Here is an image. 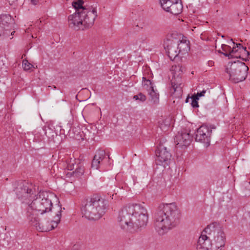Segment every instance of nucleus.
<instances>
[{"mask_svg":"<svg viewBox=\"0 0 250 250\" xmlns=\"http://www.w3.org/2000/svg\"><path fill=\"white\" fill-rule=\"evenodd\" d=\"M18 198L26 205V215L30 223L41 231H49L57 227L62 216V207L58 205L53 208L54 220L45 224L40 222L39 214L48 213L51 210L52 203L49 196L52 194L46 191H39V187L32 183L22 182L15 190Z\"/></svg>","mask_w":250,"mask_h":250,"instance_id":"1","label":"nucleus"},{"mask_svg":"<svg viewBox=\"0 0 250 250\" xmlns=\"http://www.w3.org/2000/svg\"><path fill=\"white\" fill-rule=\"evenodd\" d=\"M148 221L146 208L142 204H132L124 207L119 213L118 221L122 229L131 231L145 227Z\"/></svg>","mask_w":250,"mask_h":250,"instance_id":"2","label":"nucleus"},{"mask_svg":"<svg viewBox=\"0 0 250 250\" xmlns=\"http://www.w3.org/2000/svg\"><path fill=\"white\" fill-rule=\"evenodd\" d=\"M180 211L175 203L161 204L155 214L154 227L160 235H164L179 223Z\"/></svg>","mask_w":250,"mask_h":250,"instance_id":"3","label":"nucleus"},{"mask_svg":"<svg viewBox=\"0 0 250 250\" xmlns=\"http://www.w3.org/2000/svg\"><path fill=\"white\" fill-rule=\"evenodd\" d=\"M108 202L98 195L87 200L82 212L85 218L91 220L100 219L105 212Z\"/></svg>","mask_w":250,"mask_h":250,"instance_id":"4","label":"nucleus"},{"mask_svg":"<svg viewBox=\"0 0 250 250\" xmlns=\"http://www.w3.org/2000/svg\"><path fill=\"white\" fill-rule=\"evenodd\" d=\"M97 17L96 9L90 10L87 14H83L80 12H75L68 17V23L71 28L75 30L83 29L91 26Z\"/></svg>","mask_w":250,"mask_h":250,"instance_id":"5","label":"nucleus"},{"mask_svg":"<svg viewBox=\"0 0 250 250\" xmlns=\"http://www.w3.org/2000/svg\"><path fill=\"white\" fill-rule=\"evenodd\" d=\"M248 70L249 67L246 64L239 61L229 62L225 69L229 80L234 83L244 81L247 76Z\"/></svg>","mask_w":250,"mask_h":250,"instance_id":"6","label":"nucleus"},{"mask_svg":"<svg viewBox=\"0 0 250 250\" xmlns=\"http://www.w3.org/2000/svg\"><path fill=\"white\" fill-rule=\"evenodd\" d=\"M205 233L208 235L213 247V250H224L226 243V234L222 226L213 223L205 228Z\"/></svg>","mask_w":250,"mask_h":250,"instance_id":"7","label":"nucleus"},{"mask_svg":"<svg viewBox=\"0 0 250 250\" xmlns=\"http://www.w3.org/2000/svg\"><path fill=\"white\" fill-rule=\"evenodd\" d=\"M184 71L185 68L179 64L172 65L170 69V71L172 75V79L171 80L172 89L175 92H177L179 95L182 92V80L180 76Z\"/></svg>","mask_w":250,"mask_h":250,"instance_id":"8","label":"nucleus"},{"mask_svg":"<svg viewBox=\"0 0 250 250\" xmlns=\"http://www.w3.org/2000/svg\"><path fill=\"white\" fill-rule=\"evenodd\" d=\"M212 130L206 125L201 126L196 132L195 140L204 144L205 147L210 145Z\"/></svg>","mask_w":250,"mask_h":250,"instance_id":"9","label":"nucleus"},{"mask_svg":"<svg viewBox=\"0 0 250 250\" xmlns=\"http://www.w3.org/2000/svg\"><path fill=\"white\" fill-rule=\"evenodd\" d=\"M164 47L171 59L179 56L176 39H167L164 42Z\"/></svg>","mask_w":250,"mask_h":250,"instance_id":"10","label":"nucleus"},{"mask_svg":"<svg viewBox=\"0 0 250 250\" xmlns=\"http://www.w3.org/2000/svg\"><path fill=\"white\" fill-rule=\"evenodd\" d=\"M11 21L10 16L0 15V38H5L9 36L10 33L9 23Z\"/></svg>","mask_w":250,"mask_h":250,"instance_id":"11","label":"nucleus"},{"mask_svg":"<svg viewBox=\"0 0 250 250\" xmlns=\"http://www.w3.org/2000/svg\"><path fill=\"white\" fill-rule=\"evenodd\" d=\"M191 136L189 133L186 130L178 132L175 137V143L178 147L183 148L188 146L191 142Z\"/></svg>","mask_w":250,"mask_h":250,"instance_id":"12","label":"nucleus"},{"mask_svg":"<svg viewBox=\"0 0 250 250\" xmlns=\"http://www.w3.org/2000/svg\"><path fill=\"white\" fill-rule=\"evenodd\" d=\"M197 250H213V247L208 235L205 233V229L199 238L197 245Z\"/></svg>","mask_w":250,"mask_h":250,"instance_id":"13","label":"nucleus"},{"mask_svg":"<svg viewBox=\"0 0 250 250\" xmlns=\"http://www.w3.org/2000/svg\"><path fill=\"white\" fill-rule=\"evenodd\" d=\"M156 161L160 163H167L170 160V153L167 148L163 146H160L156 150Z\"/></svg>","mask_w":250,"mask_h":250,"instance_id":"14","label":"nucleus"},{"mask_svg":"<svg viewBox=\"0 0 250 250\" xmlns=\"http://www.w3.org/2000/svg\"><path fill=\"white\" fill-rule=\"evenodd\" d=\"M177 45L180 57L187 54L190 49L189 42L186 39H183L181 41L177 40Z\"/></svg>","mask_w":250,"mask_h":250,"instance_id":"15","label":"nucleus"},{"mask_svg":"<svg viewBox=\"0 0 250 250\" xmlns=\"http://www.w3.org/2000/svg\"><path fill=\"white\" fill-rule=\"evenodd\" d=\"M105 157V152L103 150H99L96 152L92 162L91 167L92 168L98 169L100 167V162Z\"/></svg>","mask_w":250,"mask_h":250,"instance_id":"16","label":"nucleus"},{"mask_svg":"<svg viewBox=\"0 0 250 250\" xmlns=\"http://www.w3.org/2000/svg\"><path fill=\"white\" fill-rule=\"evenodd\" d=\"M83 0H78L72 2V5L76 9V12H80L83 14H87L88 12H89L90 10L95 9L94 8L87 9L83 6Z\"/></svg>","mask_w":250,"mask_h":250,"instance_id":"17","label":"nucleus"},{"mask_svg":"<svg viewBox=\"0 0 250 250\" xmlns=\"http://www.w3.org/2000/svg\"><path fill=\"white\" fill-rule=\"evenodd\" d=\"M172 123V120L171 117L162 118L159 121V126L163 131L165 132L168 130Z\"/></svg>","mask_w":250,"mask_h":250,"instance_id":"18","label":"nucleus"},{"mask_svg":"<svg viewBox=\"0 0 250 250\" xmlns=\"http://www.w3.org/2000/svg\"><path fill=\"white\" fill-rule=\"evenodd\" d=\"M150 88L151 90L148 92L150 97V102L152 104H157L159 102V95L154 88L152 87Z\"/></svg>","mask_w":250,"mask_h":250,"instance_id":"19","label":"nucleus"},{"mask_svg":"<svg viewBox=\"0 0 250 250\" xmlns=\"http://www.w3.org/2000/svg\"><path fill=\"white\" fill-rule=\"evenodd\" d=\"M182 4L181 2H176L172 4V6L169 12L173 15H178L180 13L182 10Z\"/></svg>","mask_w":250,"mask_h":250,"instance_id":"20","label":"nucleus"},{"mask_svg":"<svg viewBox=\"0 0 250 250\" xmlns=\"http://www.w3.org/2000/svg\"><path fill=\"white\" fill-rule=\"evenodd\" d=\"M161 7L167 12H169L172 6V2L170 0H159Z\"/></svg>","mask_w":250,"mask_h":250,"instance_id":"21","label":"nucleus"},{"mask_svg":"<svg viewBox=\"0 0 250 250\" xmlns=\"http://www.w3.org/2000/svg\"><path fill=\"white\" fill-rule=\"evenodd\" d=\"M77 162H78L76 165V167L75 168V171H73V173H75L78 175H82L84 173V168L83 164L80 162L79 160H77Z\"/></svg>","mask_w":250,"mask_h":250,"instance_id":"22","label":"nucleus"},{"mask_svg":"<svg viewBox=\"0 0 250 250\" xmlns=\"http://www.w3.org/2000/svg\"><path fill=\"white\" fill-rule=\"evenodd\" d=\"M142 83H143V85L144 86L145 88L146 89L148 92L151 90L150 87L154 88L150 81L149 80H147L145 77L143 78Z\"/></svg>","mask_w":250,"mask_h":250,"instance_id":"23","label":"nucleus"},{"mask_svg":"<svg viewBox=\"0 0 250 250\" xmlns=\"http://www.w3.org/2000/svg\"><path fill=\"white\" fill-rule=\"evenodd\" d=\"M77 160L71 159L67 164V169L69 170H75L78 164Z\"/></svg>","mask_w":250,"mask_h":250,"instance_id":"24","label":"nucleus"},{"mask_svg":"<svg viewBox=\"0 0 250 250\" xmlns=\"http://www.w3.org/2000/svg\"><path fill=\"white\" fill-rule=\"evenodd\" d=\"M22 67L24 70H29L31 68L33 67V65L29 63L27 60H23L22 61Z\"/></svg>","mask_w":250,"mask_h":250,"instance_id":"25","label":"nucleus"},{"mask_svg":"<svg viewBox=\"0 0 250 250\" xmlns=\"http://www.w3.org/2000/svg\"><path fill=\"white\" fill-rule=\"evenodd\" d=\"M146 96L142 93H140L137 95H134L133 96L134 100L136 101L139 100L140 102H142L145 101L146 100Z\"/></svg>","mask_w":250,"mask_h":250,"instance_id":"26","label":"nucleus"},{"mask_svg":"<svg viewBox=\"0 0 250 250\" xmlns=\"http://www.w3.org/2000/svg\"><path fill=\"white\" fill-rule=\"evenodd\" d=\"M236 52V50H235V47H233L232 48H231L230 51L229 53H222V54L228 57L229 58H232V57H236L238 58V57L237 56L234 55V53Z\"/></svg>","mask_w":250,"mask_h":250,"instance_id":"27","label":"nucleus"},{"mask_svg":"<svg viewBox=\"0 0 250 250\" xmlns=\"http://www.w3.org/2000/svg\"><path fill=\"white\" fill-rule=\"evenodd\" d=\"M222 49L223 51L224 52V53H229L231 50V47L226 45V44H222ZM219 53H222L223 52H221L220 51H219Z\"/></svg>","mask_w":250,"mask_h":250,"instance_id":"28","label":"nucleus"},{"mask_svg":"<svg viewBox=\"0 0 250 250\" xmlns=\"http://www.w3.org/2000/svg\"><path fill=\"white\" fill-rule=\"evenodd\" d=\"M236 45L237 47H240V48L241 47L243 51L244 52V53L245 54H246L247 55V56H249L250 55L249 52L246 50V47H244L240 43H238V44L236 43Z\"/></svg>","mask_w":250,"mask_h":250,"instance_id":"29","label":"nucleus"},{"mask_svg":"<svg viewBox=\"0 0 250 250\" xmlns=\"http://www.w3.org/2000/svg\"><path fill=\"white\" fill-rule=\"evenodd\" d=\"M206 92V90H203L200 92H198L196 95L193 96L196 98V99H199L200 97L204 96V94Z\"/></svg>","mask_w":250,"mask_h":250,"instance_id":"30","label":"nucleus"},{"mask_svg":"<svg viewBox=\"0 0 250 250\" xmlns=\"http://www.w3.org/2000/svg\"><path fill=\"white\" fill-rule=\"evenodd\" d=\"M193 101L192 102V105L193 107H198V102L197 100L198 99H196V98L194 97L193 96H192Z\"/></svg>","mask_w":250,"mask_h":250,"instance_id":"31","label":"nucleus"},{"mask_svg":"<svg viewBox=\"0 0 250 250\" xmlns=\"http://www.w3.org/2000/svg\"><path fill=\"white\" fill-rule=\"evenodd\" d=\"M80 130L79 128L75 127L72 129V131L74 132V134L78 135L80 132L79 131Z\"/></svg>","mask_w":250,"mask_h":250,"instance_id":"32","label":"nucleus"},{"mask_svg":"<svg viewBox=\"0 0 250 250\" xmlns=\"http://www.w3.org/2000/svg\"><path fill=\"white\" fill-rule=\"evenodd\" d=\"M38 0H31V3L33 5L37 4Z\"/></svg>","mask_w":250,"mask_h":250,"instance_id":"33","label":"nucleus"},{"mask_svg":"<svg viewBox=\"0 0 250 250\" xmlns=\"http://www.w3.org/2000/svg\"><path fill=\"white\" fill-rule=\"evenodd\" d=\"M213 63H214V62L211 61L208 62V65H209V66L213 65Z\"/></svg>","mask_w":250,"mask_h":250,"instance_id":"34","label":"nucleus"},{"mask_svg":"<svg viewBox=\"0 0 250 250\" xmlns=\"http://www.w3.org/2000/svg\"><path fill=\"white\" fill-rule=\"evenodd\" d=\"M15 33V31H13L12 32H11V35H13L14 34V33Z\"/></svg>","mask_w":250,"mask_h":250,"instance_id":"35","label":"nucleus"},{"mask_svg":"<svg viewBox=\"0 0 250 250\" xmlns=\"http://www.w3.org/2000/svg\"><path fill=\"white\" fill-rule=\"evenodd\" d=\"M218 0H214V2L216 3Z\"/></svg>","mask_w":250,"mask_h":250,"instance_id":"36","label":"nucleus"},{"mask_svg":"<svg viewBox=\"0 0 250 250\" xmlns=\"http://www.w3.org/2000/svg\"><path fill=\"white\" fill-rule=\"evenodd\" d=\"M232 43H233V44H235V42H232Z\"/></svg>","mask_w":250,"mask_h":250,"instance_id":"37","label":"nucleus"}]
</instances>
